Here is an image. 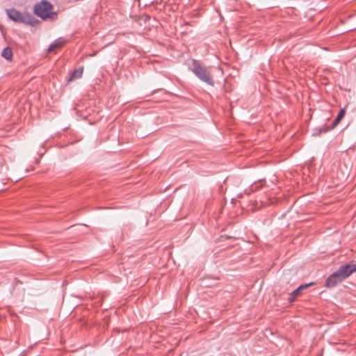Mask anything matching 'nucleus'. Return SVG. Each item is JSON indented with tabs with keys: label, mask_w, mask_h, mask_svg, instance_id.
<instances>
[{
	"label": "nucleus",
	"mask_w": 356,
	"mask_h": 356,
	"mask_svg": "<svg viewBox=\"0 0 356 356\" xmlns=\"http://www.w3.org/2000/svg\"><path fill=\"white\" fill-rule=\"evenodd\" d=\"M355 272L356 264H348L342 266L326 279L325 286L327 288L334 287Z\"/></svg>",
	"instance_id": "obj_1"
},
{
	"label": "nucleus",
	"mask_w": 356,
	"mask_h": 356,
	"mask_svg": "<svg viewBox=\"0 0 356 356\" xmlns=\"http://www.w3.org/2000/svg\"><path fill=\"white\" fill-rule=\"evenodd\" d=\"M193 72L203 82L213 86V81L210 72L205 67L200 65L196 60L193 61Z\"/></svg>",
	"instance_id": "obj_2"
},
{
	"label": "nucleus",
	"mask_w": 356,
	"mask_h": 356,
	"mask_svg": "<svg viewBox=\"0 0 356 356\" xmlns=\"http://www.w3.org/2000/svg\"><path fill=\"white\" fill-rule=\"evenodd\" d=\"M52 8V5L49 1H42L35 6L34 12L35 15L45 19L56 15Z\"/></svg>",
	"instance_id": "obj_3"
},
{
	"label": "nucleus",
	"mask_w": 356,
	"mask_h": 356,
	"mask_svg": "<svg viewBox=\"0 0 356 356\" xmlns=\"http://www.w3.org/2000/svg\"><path fill=\"white\" fill-rule=\"evenodd\" d=\"M8 17L15 22H28V17L15 9H9L6 10Z\"/></svg>",
	"instance_id": "obj_4"
},
{
	"label": "nucleus",
	"mask_w": 356,
	"mask_h": 356,
	"mask_svg": "<svg viewBox=\"0 0 356 356\" xmlns=\"http://www.w3.org/2000/svg\"><path fill=\"white\" fill-rule=\"evenodd\" d=\"M313 284H314L313 282H311L309 284H302L300 286H298L296 290H294L291 293H289V298H288L289 301L290 302H294L296 300V298L300 296V294L303 290H305V289H307L309 286L313 285Z\"/></svg>",
	"instance_id": "obj_5"
},
{
	"label": "nucleus",
	"mask_w": 356,
	"mask_h": 356,
	"mask_svg": "<svg viewBox=\"0 0 356 356\" xmlns=\"http://www.w3.org/2000/svg\"><path fill=\"white\" fill-rule=\"evenodd\" d=\"M83 72V67H79V69L74 70L72 75L70 78L69 81H72L75 79L80 78L82 76Z\"/></svg>",
	"instance_id": "obj_6"
},
{
	"label": "nucleus",
	"mask_w": 356,
	"mask_h": 356,
	"mask_svg": "<svg viewBox=\"0 0 356 356\" xmlns=\"http://www.w3.org/2000/svg\"><path fill=\"white\" fill-rule=\"evenodd\" d=\"M2 56L8 60H11L13 57V51L9 47H6L2 52Z\"/></svg>",
	"instance_id": "obj_7"
},
{
	"label": "nucleus",
	"mask_w": 356,
	"mask_h": 356,
	"mask_svg": "<svg viewBox=\"0 0 356 356\" xmlns=\"http://www.w3.org/2000/svg\"><path fill=\"white\" fill-rule=\"evenodd\" d=\"M64 42L62 41V40H58V41H55L54 42H53L49 47L48 49V52H51L53 51L56 48H59L60 47H62V45L63 44Z\"/></svg>",
	"instance_id": "obj_8"
},
{
	"label": "nucleus",
	"mask_w": 356,
	"mask_h": 356,
	"mask_svg": "<svg viewBox=\"0 0 356 356\" xmlns=\"http://www.w3.org/2000/svg\"><path fill=\"white\" fill-rule=\"evenodd\" d=\"M342 119L337 117L336 118V119L332 122V126H331V129H333L336 126L338 125V124L340 122V121Z\"/></svg>",
	"instance_id": "obj_9"
},
{
	"label": "nucleus",
	"mask_w": 356,
	"mask_h": 356,
	"mask_svg": "<svg viewBox=\"0 0 356 356\" xmlns=\"http://www.w3.org/2000/svg\"><path fill=\"white\" fill-rule=\"evenodd\" d=\"M342 119L337 117L336 118V119L332 122V126H331V129H333L336 126L338 125V124L340 122V121Z\"/></svg>",
	"instance_id": "obj_10"
},
{
	"label": "nucleus",
	"mask_w": 356,
	"mask_h": 356,
	"mask_svg": "<svg viewBox=\"0 0 356 356\" xmlns=\"http://www.w3.org/2000/svg\"><path fill=\"white\" fill-rule=\"evenodd\" d=\"M342 119L337 117L336 118V119L332 122V126H331V129H333L336 126L338 125V124L340 122V121Z\"/></svg>",
	"instance_id": "obj_11"
},
{
	"label": "nucleus",
	"mask_w": 356,
	"mask_h": 356,
	"mask_svg": "<svg viewBox=\"0 0 356 356\" xmlns=\"http://www.w3.org/2000/svg\"><path fill=\"white\" fill-rule=\"evenodd\" d=\"M342 119L337 117L336 118V119L332 122V126H331V129H333L336 126L338 125V124L340 122V121Z\"/></svg>",
	"instance_id": "obj_12"
},
{
	"label": "nucleus",
	"mask_w": 356,
	"mask_h": 356,
	"mask_svg": "<svg viewBox=\"0 0 356 356\" xmlns=\"http://www.w3.org/2000/svg\"><path fill=\"white\" fill-rule=\"evenodd\" d=\"M345 114H346V110H345V108H342L340 110L339 113H338L337 117L342 119L344 117Z\"/></svg>",
	"instance_id": "obj_13"
},
{
	"label": "nucleus",
	"mask_w": 356,
	"mask_h": 356,
	"mask_svg": "<svg viewBox=\"0 0 356 356\" xmlns=\"http://www.w3.org/2000/svg\"><path fill=\"white\" fill-rule=\"evenodd\" d=\"M272 203H273V202H272ZM270 204H271V202H270V198H268V204L269 205Z\"/></svg>",
	"instance_id": "obj_14"
}]
</instances>
